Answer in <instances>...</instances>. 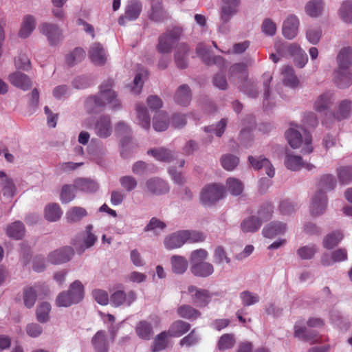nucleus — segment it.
<instances>
[{
	"instance_id": "nucleus-1",
	"label": "nucleus",
	"mask_w": 352,
	"mask_h": 352,
	"mask_svg": "<svg viewBox=\"0 0 352 352\" xmlns=\"http://www.w3.org/2000/svg\"><path fill=\"white\" fill-rule=\"evenodd\" d=\"M285 138L293 148L302 147L303 154H309L313 150L311 135L300 126H291L285 132Z\"/></svg>"
},
{
	"instance_id": "nucleus-2",
	"label": "nucleus",
	"mask_w": 352,
	"mask_h": 352,
	"mask_svg": "<svg viewBox=\"0 0 352 352\" xmlns=\"http://www.w3.org/2000/svg\"><path fill=\"white\" fill-rule=\"evenodd\" d=\"M352 113V101L348 99L342 100L340 102L333 113H327L323 120L322 124L327 129H331L335 121H341L349 118Z\"/></svg>"
},
{
	"instance_id": "nucleus-3",
	"label": "nucleus",
	"mask_w": 352,
	"mask_h": 352,
	"mask_svg": "<svg viewBox=\"0 0 352 352\" xmlns=\"http://www.w3.org/2000/svg\"><path fill=\"white\" fill-rule=\"evenodd\" d=\"M270 206L258 211V216H251L245 219L241 223V228L243 232H254L257 231L263 221L268 220L272 214Z\"/></svg>"
},
{
	"instance_id": "nucleus-4",
	"label": "nucleus",
	"mask_w": 352,
	"mask_h": 352,
	"mask_svg": "<svg viewBox=\"0 0 352 352\" xmlns=\"http://www.w3.org/2000/svg\"><path fill=\"white\" fill-rule=\"evenodd\" d=\"M226 195L224 186L219 184L206 186L201 192V202L206 206H212Z\"/></svg>"
},
{
	"instance_id": "nucleus-5",
	"label": "nucleus",
	"mask_w": 352,
	"mask_h": 352,
	"mask_svg": "<svg viewBox=\"0 0 352 352\" xmlns=\"http://www.w3.org/2000/svg\"><path fill=\"white\" fill-rule=\"evenodd\" d=\"M222 4L219 11L220 20L222 24L219 30L224 32V25L230 22L232 18L239 12L240 0H221Z\"/></svg>"
},
{
	"instance_id": "nucleus-6",
	"label": "nucleus",
	"mask_w": 352,
	"mask_h": 352,
	"mask_svg": "<svg viewBox=\"0 0 352 352\" xmlns=\"http://www.w3.org/2000/svg\"><path fill=\"white\" fill-rule=\"evenodd\" d=\"M181 34V29L176 28L160 36L157 46V51L162 54L169 53L173 45L179 39Z\"/></svg>"
},
{
	"instance_id": "nucleus-7",
	"label": "nucleus",
	"mask_w": 352,
	"mask_h": 352,
	"mask_svg": "<svg viewBox=\"0 0 352 352\" xmlns=\"http://www.w3.org/2000/svg\"><path fill=\"white\" fill-rule=\"evenodd\" d=\"M284 164L292 171H298L302 168L311 170L315 168L314 164L305 162L301 156L290 151H287L285 153Z\"/></svg>"
},
{
	"instance_id": "nucleus-8",
	"label": "nucleus",
	"mask_w": 352,
	"mask_h": 352,
	"mask_svg": "<svg viewBox=\"0 0 352 352\" xmlns=\"http://www.w3.org/2000/svg\"><path fill=\"white\" fill-rule=\"evenodd\" d=\"M38 30L46 37L50 45H56L63 38L62 30L56 24L44 22L40 24Z\"/></svg>"
},
{
	"instance_id": "nucleus-9",
	"label": "nucleus",
	"mask_w": 352,
	"mask_h": 352,
	"mask_svg": "<svg viewBox=\"0 0 352 352\" xmlns=\"http://www.w3.org/2000/svg\"><path fill=\"white\" fill-rule=\"evenodd\" d=\"M327 207V197L324 192L317 190L311 197L309 205L310 214L317 217L323 214Z\"/></svg>"
},
{
	"instance_id": "nucleus-10",
	"label": "nucleus",
	"mask_w": 352,
	"mask_h": 352,
	"mask_svg": "<svg viewBox=\"0 0 352 352\" xmlns=\"http://www.w3.org/2000/svg\"><path fill=\"white\" fill-rule=\"evenodd\" d=\"M187 293L190 296L192 303L198 307H205L211 301L212 295L207 289L190 285Z\"/></svg>"
},
{
	"instance_id": "nucleus-11",
	"label": "nucleus",
	"mask_w": 352,
	"mask_h": 352,
	"mask_svg": "<svg viewBox=\"0 0 352 352\" xmlns=\"http://www.w3.org/2000/svg\"><path fill=\"white\" fill-rule=\"evenodd\" d=\"M142 10V4L139 0H129L125 6L124 14L120 16L118 23L121 25L125 24L126 21H135Z\"/></svg>"
},
{
	"instance_id": "nucleus-12",
	"label": "nucleus",
	"mask_w": 352,
	"mask_h": 352,
	"mask_svg": "<svg viewBox=\"0 0 352 352\" xmlns=\"http://www.w3.org/2000/svg\"><path fill=\"white\" fill-rule=\"evenodd\" d=\"M169 190L168 184L158 177L150 178L144 184V191L153 195H162L168 192Z\"/></svg>"
},
{
	"instance_id": "nucleus-13",
	"label": "nucleus",
	"mask_w": 352,
	"mask_h": 352,
	"mask_svg": "<svg viewBox=\"0 0 352 352\" xmlns=\"http://www.w3.org/2000/svg\"><path fill=\"white\" fill-rule=\"evenodd\" d=\"M300 21L298 17L294 14H289L283 23L282 33L285 38L292 40L298 34Z\"/></svg>"
},
{
	"instance_id": "nucleus-14",
	"label": "nucleus",
	"mask_w": 352,
	"mask_h": 352,
	"mask_svg": "<svg viewBox=\"0 0 352 352\" xmlns=\"http://www.w3.org/2000/svg\"><path fill=\"white\" fill-rule=\"evenodd\" d=\"M74 254L72 248L65 246L51 252L47 256V261L53 265H60L70 261Z\"/></svg>"
},
{
	"instance_id": "nucleus-15",
	"label": "nucleus",
	"mask_w": 352,
	"mask_h": 352,
	"mask_svg": "<svg viewBox=\"0 0 352 352\" xmlns=\"http://www.w3.org/2000/svg\"><path fill=\"white\" fill-rule=\"evenodd\" d=\"M136 298V294L132 290L128 292L117 290L111 295L110 301L113 306L117 307L122 305L130 306Z\"/></svg>"
},
{
	"instance_id": "nucleus-16",
	"label": "nucleus",
	"mask_w": 352,
	"mask_h": 352,
	"mask_svg": "<svg viewBox=\"0 0 352 352\" xmlns=\"http://www.w3.org/2000/svg\"><path fill=\"white\" fill-rule=\"evenodd\" d=\"M95 134L100 138H107L112 133L111 118L109 116H101L96 121L94 126Z\"/></svg>"
},
{
	"instance_id": "nucleus-17",
	"label": "nucleus",
	"mask_w": 352,
	"mask_h": 352,
	"mask_svg": "<svg viewBox=\"0 0 352 352\" xmlns=\"http://www.w3.org/2000/svg\"><path fill=\"white\" fill-rule=\"evenodd\" d=\"M333 81L340 89L352 85V72L349 69H341L337 67L333 72Z\"/></svg>"
},
{
	"instance_id": "nucleus-18",
	"label": "nucleus",
	"mask_w": 352,
	"mask_h": 352,
	"mask_svg": "<svg viewBox=\"0 0 352 352\" xmlns=\"http://www.w3.org/2000/svg\"><path fill=\"white\" fill-rule=\"evenodd\" d=\"M0 186L4 197L12 198L16 194L17 188L13 179L3 171H0Z\"/></svg>"
},
{
	"instance_id": "nucleus-19",
	"label": "nucleus",
	"mask_w": 352,
	"mask_h": 352,
	"mask_svg": "<svg viewBox=\"0 0 352 352\" xmlns=\"http://www.w3.org/2000/svg\"><path fill=\"white\" fill-rule=\"evenodd\" d=\"M248 160L255 170L263 168L269 177L272 178L274 176L275 168L267 158L263 156H250Z\"/></svg>"
},
{
	"instance_id": "nucleus-20",
	"label": "nucleus",
	"mask_w": 352,
	"mask_h": 352,
	"mask_svg": "<svg viewBox=\"0 0 352 352\" xmlns=\"http://www.w3.org/2000/svg\"><path fill=\"white\" fill-rule=\"evenodd\" d=\"M89 56L91 62L96 65H103L107 60V54L100 43H94L89 48Z\"/></svg>"
},
{
	"instance_id": "nucleus-21",
	"label": "nucleus",
	"mask_w": 352,
	"mask_h": 352,
	"mask_svg": "<svg viewBox=\"0 0 352 352\" xmlns=\"http://www.w3.org/2000/svg\"><path fill=\"white\" fill-rule=\"evenodd\" d=\"M8 80L13 86L23 91H28L32 85L30 78L21 72L10 74L8 76Z\"/></svg>"
},
{
	"instance_id": "nucleus-22",
	"label": "nucleus",
	"mask_w": 352,
	"mask_h": 352,
	"mask_svg": "<svg viewBox=\"0 0 352 352\" xmlns=\"http://www.w3.org/2000/svg\"><path fill=\"white\" fill-rule=\"evenodd\" d=\"M337 67L349 69L352 66V47L344 46L338 52L336 56Z\"/></svg>"
},
{
	"instance_id": "nucleus-23",
	"label": "nucleus",
	"mask_w": 352,
	"mask_h": 352,
	"mask_svg": "<svg viewBox=\"0 0 352 352\" xmlns=\"http://www.w3.org/2000/svg\"><path fill=\"white\" fill-rule=\"evenodd\" d=\"M166 249L172 250L182 247L186 243L182 230H179L167 235L164 239Z\"/></svg>"
},
{
	"instance_id": "nucleus-24",
	"label": "nucleus",
	"mask_w": 352,
	"mask_h": 352,
	"mask_svg": "<svg viewBox=\"0 0 352 352\" xmlns=\"http://www.w3.org/2000/svg\"><path fill=\"white\" fill-rule=\"evenodd\" d=\"M148 16L150 20L154 22H162L168 18V14L163 9L162 2L160 0H153Z\"/></svg>"
},
{
	"instance_id": "nucleus-25",
	"label": "nucleus",
	"mask_w": 352,
	"mask_h": 352,
	"mask_svg": "<svg viewBox=\"0 0 352 352\" xmlns=\"http://www.w3.org/2000/svg\"><path fill=\"white\" fill-rule=\"evenodd\" d=\"M147 154L153 157L156 160L165 163H170L177 157L174 151L164 147L148 149Z\"/></svg>"
},
{
	"instance_id": "nucleus-26",
	"label": "nucleus",
	"mask_w": 352,
	"mask_h": 352,
	"mask_svg": "<svg viewBox=\"0 0 352 352\" xmlns=\"http://www.w3.org/2000/svg\"><path fill=\"white\" fill-rule=\"evenodd\" d=\"M334 100L333 94L331 92H324L319 95L314 102V108L318 112L328 109Z\"/></svg>"
},
{
	"instance_id": "nucleus-27",
	"label": "nucleus",
	"mask_w": 352,
	"mask_h": 352,
	"mask_svg": "<svg viewBox=\"0 0 352 352\" xmlns=\"http://www.w3.org/2000/svg\"><path fill=\"white\" fill-rule=\"evenodd\" d=\"M287 230V226L282 222H272L264 227L263 234L266 238H274L279 234H284Z\"/></svg>"
},
{
	"instance_id": "nucleus-28",
	"label": "nucleus",
	"mask_w": 352,
	"mask_h": 352,
	"mask_svg": "<svg viewBox=\"0 0 352 352\" xmlns=\"http://www.w3.org/2000/svg\"><path fill=\"white\" fill-rule=\"evenodd\" d=\"M188 52L189 48L185 43H181L175 52V63L178 68L184 69L188 66Z\"/></svg>"
},
{
	"instance_id": "nucleus-29",
	"label": "nucleus",
	"mask_w": 352,
	"mask_h": 352,
	"mask_svg": "<svg viewBox=\"0 0 352 352\" xmlns=\"http://www.w3.org/2000/svg\"><path fill=\"white\" fill-rule=\"evenodd\" d=\"M35 17L30 14L24 16L19 32V36L22 38L29 37L35 29Z\"/></svg>"
},
{
	"instance_id": "nucleus-30",
	"label": "nucleus",
	"mask_w": 352,
	"mask_h": 352,
	"mask_svg": "<svg viewBox=\"0 0 352 352\" xmlns=\"http://www.w3.org/2000/svg\"><path fill=\"white\" fill-rule=\"evenodd\" d=\"M344 238L340 230H334L326 234L322 239V247L327 250H331L338 245Z\"/></svg>"
},
{
	"instance_id": "nucleus-31",
	"label": "nucleus",
	"mask_w": 352,
	"mask_h": 352,
	"mask_svg": "<svg viewBox=\"0 0 352 352\" xmlns=\"http://www.w3.org/2000/svg\"><path fill=\"white\" fill-rule=\"evenodd\" d=\"M192 98L191 91L187 85L179 86L175 94V102L181 106H187Z\"/></svg>"
},
{
	"instance_id": "nucleus-32",
	"label": "nucleus",
	"mask_w": 352,
	"mask_h": 352,
	"mask_svg": "<svg viewBox=\"0 0 352 352\" xmlns=\"http://www.w3.org/2000/svg\"><path fill=\"white\" fill-rule=\"evenodd\" d=\"M324 9L322 0H310L305 6V13L311 18H317L322 15Z\"/></svg>"
},
{
	"instance_id": "nucleus-33",
	"label": "nucleus",
	"mask_w": 352,
	"mask_h": 352,
	"mask_svg": "<svg viewBox=\"0 0 352 352\" xmlns=\"http://www.w3.org/2000/svg\"><path fill=\"white\" fill-rule=\"evenodd\" d=\"M167 225L165 222L157 217H152L144 228L145 232H151L153 236H160L165 231Z\"/></svg>"
},
{
	"instance_id": "nucleus-34",
	"label": "nucleus",
	"mask_w": 352,
	"mask_h": 352,
	"mask_svg": "<svg viewBox=\"0 0 352 352\" xmlns=\"http://www.w3.org/2000/svg\"><path fill=\"white\" fill-rule=\"evenodd\" d=\"M74 186L76 190L89 193L96 192L99 188V185L96 181L89 178L76 179Z\"/></svg>"
},
{
	"instance_id": "nucleus-35",
	"label": "nucleus",
	"mask_w": 352,
	"mask_h": 352,
	"mask_svg": "<svg viewBox=\"0 0 352 352\" xmlns=\"http://www.w3.org/2000/svg\"><path fill=\"white\" fill-rule=\"evenodd\" d=\"M338 18L344 23L352 24V0H344L338 10Z\"/></svg>"
},
{
	"instance_id": "nucleus-36",
	"label": "nucleus",
	"mask_w": 352,
	"mask_h": 352,
	"mask_svg": "<svg viewBox=\"0 0 352 352\" xmlns=\"http://www.w3.org/2000/svg\"><path fill=\"white\" fill-rule=\"evenodd\" d=\"M281 75L284 85L292 88L298 87L299 80L292 67L289 65L283 66L281 69Z\"/></svg>"
},
{
	"instance_id": "nucleus-37",
	"label": "nucleus",
	"mask_w": 352,
	"mask_h": 352,
	"mask_svg": "<svg viewBox=\"0 0 352 352\" xmlns=\"http://www.w3.org/2000/svg\"><path fill=\"white\" fill-rule=\"evenodd\" d=\"M294 336L312 344L318 342L316 333L308 331L305 327L300 325L298 322L294 325Z\"/></svg>"
},
{
	"instance_id": "nucleus-38",
	"label": "nucleus",
	"mask_w": 352,
	"mask_h": 352,
	"mask_svg": "<svg viewBox=\"0 0 352 352\" xmlns=\"http://www.w3.org/2000/svg\"><path fill=\"white\" fill-rule=\"evenodd\" d=\"M170 262L171 270L174 274H182L188 269V261L182 256L173 255L170 257Z\"/></svg>"
},
{
	"instance_id": "nucleus-39",
	"label": "nucleus",
	"mask_w": 352,
	"mask_h": 352,
	"mask_svg": "<svg viewBox=\"0 0 352 352\" xmlns=\"http://www.w3.org/2000/svg\"><path fill=\"white\" fill-rule=\"evenodd\" d=\"M6 232L7 236L10 238L19 240L22 239L25 235V229L21 221H16L7 226Z\"/></svg>"
},
{
	"instance_id": "nucleus-40",
	"label": "nucleus",
	"mask_w": 352,
	"mask_h": 352,
	"mask_svg": "<svg viewBox=\"0 0 352 352\" xmlns=\"http://www.w3.org/2000/svg\"><path fill=\"white\" fill-rule=\"evenodd\" d=\"M87 216L85 208L80 206L70 208L65 214V219L69 223H77Z\"/></svg>"
},
{
	"instance_id": "nucleus-41",
	"label": "nucleus",
	"mask_w": 352,
	"mask_h": 352,
	"mask_svg": "<svg viewBox=\"0 0 352 352\" xmlns=\"http://www.w3.org/2000/svg\"><path fill=\"white\" fill-rule=\"evenodd\" d=\"M92 345L96 352H107L108 343L106 333L103 331H98L91 340Z\"/></svg>"
},
{
	"instance_id": "nucleus-42",
	"label": "nucleus",
	"mask_w": 352,
	"mask_h": 352,
	"mask_svg": "<svg viewBox=\"0 0 352 352\" xmlns=\"http://www.w3.org/2000/svg\"><path fill=\"white\" fill-rule=\"evenodd\" d=\"M319 248L315 243L300 246L296 251L298 256L302 260H311L318 252Z\"/></svg>"
},
{
	"instance_id": "nucleus-43",
	"label": "nucleus",
	"mask_w": 352,
	"mask_h": 352,
	"mask_svg": "<svg viewBox=\"0 0 352 352\" xmlns=\"http://www.w3.org/2000/svg\"><path fill=\"white\" fill-rule=\"evenodd\" d=\"M136 114L138 124L142 128L148 130L151 126V120L147 109L144 105L138 104L136 106Z\"/></svg>"
},
{
	"instance_id": "nucleus-44",
	"label": "nucleus",
	"mask_w": 352,
	"mask_h": 352,
	"mask_svg": "<svg viewBox=\"0 0 352 352\" xmlns=\"http://www.w3.org/2000/svg\"><path fill=\"white\" fill-rule=\"evenodd\" d=\"M190 271L196 276L207 277L214 272L213 265L208 262H203L195 265H191Z\"/></svg>"
},
{
	"instance_id": "nucleus-45",
	"label": "nucleus",
	"mask_w": 352,
	"mask_h": 352,
	"mask_svg": "<svg viewBox=\"0 0 352 352\" xmlns=\"http://www.w3.org/2000/svg\"><path fill=\"white\" fill-rule=\"evenodd\" d=\"M85 108L89 113H96L104 108V102L99 98L98 94L87 98Z\"/></svg>"
},
{
	"instance_id": "nucleus-46",
	"label": "nucleus",
	"mask_w": 352,
	"mask_h": 352,
	"mask_svg": "<svg viewBox=\"0 0 352 352\" xmlns=\"http://www.w3.org/2000/svg\"><path fill=\"white\" fill-rule=\"evenodd\" d=\"M137 336L142 340H148L153 336V328L149 322L145 320L139 322L135 327Z\"/></svg>"
},
{
	"instance_id": "nucleus-47",
	"label": "nucleus",
	"mask_w": 352,
	"mask_h": 352,
	"mask_svg": "<svg viewBox=\"0 0 352 352\" xmlns=\"http://www.w3.org/2000/svg\"><path fill=\"white\" fill-rule=\"evenodd\" d=\"M190 329L189 323L183 320H177L173 322L169 328L168 333L170 336L180 337Z\"/></svg>"
},
{
	"instance_id": "nucleus-48",
	"label": "nucleus",
	"mask_w": 352,
	"mask_h": 352,
	"mask_svg": "<svg viewBox=\"0 0 352 352\" xmlns=\"http://www.w3.org/2000/svg\"><path fill=\"white\" fill-rule=\"evenodd\" d=\"M69 294H71L73 298L78 303L82 300L85 296V287L81 281L76 280L70 284Z\"/></svg>"
},
{
	"instance_id": "nucleus-49",
	"label": "nucleus",
	"mask_w": 352,
	"mask_h": 352,
	"mask_svg": "<svg viewBox=\"0 0 352 352\" xmlns=\"http://www.w3.org/2000/svg\"><path fill=\"white\" fill-rule=\"evenodd\" d=\"M292 47L294 52L290 56L294 57L295 65L299 68L304 67L308 61V56L306 52L298 44L294 45Z\"/></svg>"
},
{
	"instance_id": "nucleus-50",
	"label": "nucleus",
	"mask_w": 352,
	"mask_h": 352,
	"mask_svg": "<svg viewBox=\"0 0 352 352\" xmlns=\"http://www.w3.org/2000/svg\"><path fill=\"white\" fill-rule=\"evenodd\" d=\"M112 82L103 84L100 87V91L98 94L99 98L104 102V107L109 104L111 100L116 96V92L111 89Z\"/></svg>"
},
{
	"instance_id": "nucleus-51",
	"label": "nucleus",
	"mask_w": 352,
	"mask_h": 352,
	"mask_svg": "<svg viewBox=\"0 0 352 352\" xmlns=\"http://www.w3.org/2000/svg\"><path fill=\"white\" fill-rule=\"evenodd\" d=\"M168 117L165 112L160 111L155 115L153 121V126L155 131H165L168 128Z\"/></svg>"
},
{
	"instance_id": "nucleus-52",
	"label": "nucleus",
	"mask_w": 352,
	"mask_h": 352,
	"mask_svg": "<svg viewBox=\"0 0 352 352\" xmlns=\"http://www.w3.org/2000/svg\"><path fill=\"white\" fill-rule=\"evenodd\" d=\"M63 212L58 204H50L45 209V217L49 221H56L62 216Z\"/></svg>"
},
{
	"instance_id": "nucleus-53",
	"label": "nucleus",
	"mask_w": 352,
	"mask_h": 352,
	"mask_svg": "<svg viewBox=\"0 0 352 352\" xmlns=\"http://www.w3.org/2000/svg\"><path fill=\"white\" fill-rule=\"evenodd\" d=\"M178 315L188 320H195L201 316V312L190 305H184L177 308Z\"/></svg>"
},
{
	"instance_id": "nucleus-54",
	"label": "nucleus",
	"mask_w": 352,
	"mask_h": 352,
	"mask_svg": "<svg viewBox=\"0 0 352 352\" xmlns=\"http://www.w3.org/2000/svg\"><path fill=\"white\" fill-rule=\"evenodd\" d=\"M168 336H170L168 332L166 331L156 336L151 346V351L157 352L165 349L168 343Z\"/></svg>"
},
{
	"instance_id": "nucleus-55",
	"label": "nucleus",
	"mask_w": 352,
	"mask_h": 352,
	"mask_svg": "<svg viewBox=\"0 0 352 352\" xmlns=\"http://www.w3.org/2000/svg\"><path fill=\"white\" fill-rule=\"evenodd\" d=\"M85 56V51L80 47L75 48L66 55L65 62L69 66H74L81 62Z\"/></svg>"
},
{
	"instance_id": "nucleus-56",
	"label": "nucleus",
	"mask_w": 352,
	"mask_h": 352,
	"mask_svg": "<svg viewBox=\"0 0 352 352\" xmlns=\"http://www.w3.org/2000/svg\"><path fill=\"white\" fill-rule=\"evenodd\" d=\"M336 185V180L332 175H322L318 182V190L326 192L333 190Z\"/></svg>"
},
{
	"instance_id": "nucleus-57",
	"label": "nucleus",
	"mask_w": 352,
	"mask_h": 352,
	"mask_svg": "<svg viewBox=\"0 0 352 352\" xmlns=\"http://www.w3.org/2000/svg\"><path fill=\"white\" fill-rule=\"evenodd\" d=\"M226 188L231 195L238 196L241 195L243 190V184L238 179L229 177L226 181Z\"/></svg>"
},
{
	"instance_id": "nucleus-58",
	"label": "nucleus",
	"mask_w": 352,
	"mask_h": 352,
	"mask_svg": "<svg viewBox=\"0 0 352 352\" xmlns=\"http://www.w3.org/2000/svg\"><path fill=\"white\" fill-rule=\"evenodd\" d=\"M213 259L214 263L219 265H221L224 263L229 264L231 262V259L228 256L225 248L221 245L217 246L214 248L213 252Z\"/></svg>"
},
{
	"instance_id": "nucleus-59",
	"label": "nucleus",
	"mask_w": 352,
	"mask_h": 352,
	"mask_svg": "<svg viewBox=\"0 0 352 352\" xmlns=\"http://www.w3.org/2000/svg\"><path fill=\"white\" fill-rule=\"evenodd\" d=\"M236 343V339L232 333H225L222 335L217 343V348L219 350H228L232 348Z\"/></svg>"
},
{
	"instance_id": "nucleus-60",
	"label": "nucleus",
	"mask_w": 352,
	"mask_h": 352,
	"mask_svg": "<svg viewBox=\"0 0 352 352\" xmlns=\"http://www.w3.org/2000/svg\"><path fill=\"white\" fill-rule=\"evenodd\" d=\"M297 43H287L282 41H278L275 43V49L278 56L281 57H286L291 56L294 52L293 46L296 45Z\"/></svg>"
},
{
	"instance_id": "nucleus-61",
	"label": "nucleus",
	"mask_w": 352,
	"mask_h": 352,
	"mask_svg": "<svg viewBox=\"0 0 352 352\" xmlns=\"http://www.w3.org/2000/svg\"><path fill=\"white\" fill-rule=\"evenodd\" d=\"M239 159L232 154H226L222 155L221 158V163L223 168L227 170L231 171L234 170L239 164Z\"/></svg>"
},
{
	"instance_id": "nucleus-62",
	"label": "nucleus",
	"mask_w": 352,
	"mask_h": 352,
	"mask_svg": "<svg viewBox=\"0 0 352 352\" xmlns=\"http://www.w3.org/2000/svg\"><path fill=\"white\" fill-rule=\"evenodd\" d=\"M185 243H198L204 241L205 235L199 231L182 230Z\"/></svg>"
},
{
	"instance_id": "nucleus-63",
	"label": "nucleus",
	"mask_w": 352,
	"mask_h": 352,
	"mask_svg": "<svg viewBox=\"0 0 352 352\" xmlns=\"http://www.w3.org/2000/svg\"><path fill=\"white\" fill-rule=\"evenodd\" d=\"M56 303L58 307H68L78 302L73 298L71 294L66 291L58 295Z\"/></svg>"
},
{
	"instance_id": "nucleus-64",
	"label": "nucleus",
	"mask_w": 352,
	"mask_h": 352,
	"mask_svg": "<svg viewBox=\"0 0 352 352\" xmlns=\"http://www.w3.org/2000/svg\"><path fill=\"white\" fill-rule=\"evenodd\" d=\"M338 177L342 184L352 181V166H341L337 169Z\"/></svg>"
}]
</instances>
